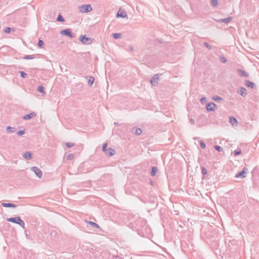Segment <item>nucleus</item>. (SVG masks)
I'll use <instances>...</instances> for the list:
<instances>
[{
  "label": "nucleus",
  "mask_w": 259,
  "mask_h": 259,
  "mask_svg": "<svg viewBox=\"0 0 259 259\" xmlns=\"http://www.w3.org/2000/svg\"><path fill=\"white\" fill-rule=\"evenodd\" d=\"M107 86H108V81H107Z\"/></svg>",
  "instance_id": "obj_51"
},
{
  "label": "nucleus",
  "mask_w": 259,
  "mask_h": 259,
  "mask_svg": "<svg viewBox=\"0 0 259 259\" xmlns=\"http://www.w3.org/2000/svg\"><path fill=\"white\" fill-rule=\"evenodd\" d=\"M206 98H205V97H202L201 99V101L202 102L203 101H206Z\"/></svg>",
  "instance_id": "obj_47"
},
{
  "label": "nucleus",
  "mask_w": 259,
  "mask_h": 259,
  "mask_svg": "<svg viewBox=\"0 0 259 259\" xmlns=\"http://www.w3.org/2000/svg\"><path fill=\"white\" fill-rule=\"evenodd\" d=\"M232 17H229L226 18H223L219 20L220 22L224 23L226 24L228 23L231 20H232Z\"/></svg>",
  "instance_id": "obj_19"
},
{
  "label": "nucleus",
  "mask_w": 259,
  "mask_h": 259,
  "mask_svg": "<svg viewBox=\"0 0 259 259\" xmlns=\"http://www.w3.org/2000/svg\"><path fill=\"white\" fill-rule=\"evenodd\" d=\"M107 143H104L103 145V146H102V151L104 152H106L108 148H107Z\"/></svg>",
  "instance_id": "obj_35"
},
{
  "label": "nucleus",
  "mask_w": 259,
  "mask_h": 259,
  "mask_svg": "<svg viewBox=\"0 0 259 259\" xmlns=\"http://www.w3.org/2000/svg\"><path fill=\"white\" fill-rule=\"evenodd\" d=\"M216 108V105L213 102L208 103L206 106V109L208 111H214Z\"/></svg>",
  "instance_id": "obj_8"
},
{
  "label": "nucleus",
  "mask_w": 259,
  "mask_h": 259,
  "mask_svg": "<svg viewBox=\"0 0 259 259\" xmlns=\"http://www.w3.org/2000/svg\"><path fill=\"white\" fill-rule=\"evenodd\" d=\"M112 36L114 39H118L121 37V34L120 33H115L112 34Z\"/></svg>",
  "instance_id": "obj_26"
},
{
  "label": "nucleus",
  "mask_w": 259,
  "mask_h": 259,
  "mask_svg": "<svg viewBox=\"0 0 259 259\" xmlns=\"http://www.w3.org/2000/svg\"><path fill=\"white\" fill-rule=\"evenodd\" d=\"M25 133V129H23V130H20V131H18L17 132V135L18 136H22L23 135H24Z\"/></svg>",
  "instance_id": "obj_27"
},
{
  "label": "nucleus",
  "mask_w": 259,
  "mask_h": 259,
  "mask_svg": "<svg viewBox=\"0 0 259 259\" xmlns=\"http://www.w3.org/2000/svg\"><path fill=\"white\" fill-rule=\"evenodd\" d=\"M20 73V75H21V76L22 77V78H26L27 75L26 73H25L23 71H20L19 72Z\"/></svg>",
  "instance_id": "obj_38"
},
{
  "label": "nucleus",
  "mask_w": 259,
  "mask_h": 259,
  "mask_svg": "<svg viewBox=\"0 0 259 259\" xmlns=\"http://www.w3.org/2000/svg\"><path fill=\"white\" fill-rule=\"evenodd\" d=\"M35 58L34 55H25L23 58L26 60L33 59Z\"/></svg>",
  "instance_id": "obj_30"
},
{
  "label": "nucleus",
  "mask_w": 259,
  "mask_h": 259,
  "mask_svg": "<svg viewBox=\"0 0 259 259\" xmlns=\"http://www.w3.org/2000/svg\"><path fill=\"white\" fill-rule=\"evenodd\" d=\"M79 11L81 13H88L92 10V7L91 5H83L78 7Z\"/></svg>",
  "instance_id": "obj_3"
},
{
  "label": "nucleus",
  "mask_w": 259,
  "mask_h": 259,
  "mask_svg": "<svg viewBox=\"0 0 259 259\" xmlns=\"http://www.w3.org/2000/svg\"><path fill=\"white\" fill-rule=\"evenodd\" d=\"M86 222L87 223V224L90 225L91 226H92L94 228H100L99 225L95 222H93L92 221H86Z\"/></svg>",
  "instance_id": "obj_20"
},
{
  "label": "nucleus",
  "mask_w": 259,
  "mask_h": 259,
  "mask_svg": "<svg viewBox=\"0 0 259 259\" xmlns=\"http://www.w3.org/2000/svg\"><path fill=\"white\" fill-rule=\"evenodd\" d=\"M210 4L212 7H215L218 5V1L217 0H210Z\"/></svg>",
  "instance_id": "obj_28"
},
{
  "label": "nucleus",
  "mask_w": 259,
  "mask_h": 259,
  "mask_svg": "<svg viewBox=\"0 0 259 259\" xmlns=\"http://www.w3.org/2000/svg\"><path fill=\"white\" fill-rule=\"evenodd\" d=\"M212 100L217 102H221L223 100V99L217 95L213 96L212 98Z\"/></svg>",
  "instance_id": "obj_22"
},
{
  "label": "nucleus",
  "mask_w": 259,
  "mask_h": 259,
  "mask_svg": "<svg viewBox=\"0 0 259 259\" xmlns=\"http://www.w3.org/2000/svg\"><path fill=\"white\" fill-rule=\"evenodd\" d=\"M248 170V169L246 167H244L241 171H239L236 174L235 178L242 179L245 178Z\"/></svg>",
  "instance_id": "obj_4"
},
{
  "label": "nucleus",
  "mask_w": 259,
  "mask_h": 259,
  "mask_svg": "<svg viewBox=\"0 0 259 259\" xmlns=\"http://www.w3.org/2000/svg\"><path fill=\"white\" fill-rule=\"evenodd\" d=\"M23 157L27 160H30L32 159L31 153L29 151H26L23 154Z\"/></svg>",
  "instance_id": "obj_18"
},
{
  "label": "nucleus",
  "mask_w": 259,
  "mask_h": 259,
  "mask_svg": "<svg viewBox=\"0 0 259 259\" xmlns=\"http://www.w3.org/2000/svg\"><path fill=\"white\" fill-rule=\"evenodd\" d=\"M157 171V168L156 166H153L152 168L151 171V175L152 177H154L156 175V174Z\"/></svg>",
  "instance_id": "obj_24"
},
{
  "label": "nucleus",
  "mask_w": 259,
  "mask_h": 259,
  "mask_svg": "<svg viewBox=\"0 0 259 259\" xmlns=\"http://www.w3.org/2000/svg\"><path fill=\"white\" fill-rule=\"evenodd\" d=\"M203 45L208 50H210L211 49V47L207 42H204Z\"/></svg>",
  "instance_id": "obj_39"
},
{
  "label": "nucleus",
  "mask_w": 259,
  "mask_h": 259,
  "mask_svg": "<svg viewBox=\"0 0 259 259\" xmlns=\"http://www.w3.org/2000/svg\"><path fill=\"white\" fill-rule=\"evenodd\" d=\"M115 150L111 148H108L106 152H105V154L107 156H112L115 154Z\"/></svg>",
  "instance_id": "obj_12"
},
{
  "label": "nucleus",
  "mask_w": 259,
  "mask_h": 259,
  "mask_svg": "<svg viewBox=\"0 0 259 259\" xmlns=\"http://www.w3.org/2000/svg\"><path fill=\"white\" fill-rule=\"evenodd\" d=\"M44 42L43 40H42L41 39H39L38 40V43H37V46L39 47V48H42V46H44Z\"/></svg>",
  "instance_id": "obj_33"
},
{
  "label": "nucleus",
  "mask_w": 259,
  "mask_h": 259,
  "mask_svg": "<svg viewBox=\"0 0 259 259\" xmlns=\"http://www.w3.org/2000/svg\"><path fill=\"white\" fill-rule=\"evenodd\" d=\"M37 91L44 95L46 94L45 88L42 85L38 86Z\"/></svg>",
  "instance_id": "obj_23"
},
{
  "label": "nucleus",
  "mask_w": 259,
  "mask_h": 259,
  "mask_svg": "<svg viewBox=\"0 0 259 259\" xmlns=\"http://www.w3.org/2000/svg\"><path fill=\"white\" fill-rule=\"evenodd\" d=\"M214 148L215 149V150H216L218 152H222L223 150L222 147L219 145H215L214 146Z\"/></svg>",
  "instance_id": "obj_31"
},
{
  "label": "nucleus",
  "mask_w": 259,
  "mask_h": 259,
  "mask_svg": "<svg viewBox=\"0 0 259 259\" xmlns=\"http://www.w3.org/2000/svg\"><path fill=\"white\" fill-rule=\"evenodd\" d=\"M134 223L138 230H140L142 231L144 229L146 232L149 230L148 226L147 225L146 221L143 219L138 218L134 221Z\"/></svg>",
  "instance_id": "obj_1"
},
{
  "label": "nucleus",
  "mask_w": 259,
  "mask_h": 259,
  "mask_svg": "<svg viewBox=\"0 0 259 259\" xmlns=\"http://www.w3.org/2000/svg\"><path fill=\"white\" fill-rule=\"evenodd\" d=\"M189 121L191 124H193L194 123V120L192 118L190 119Z\"/></svg>",
  "instance_id": "obj_44"
},
{
  "label": "nucleus",
  "mask_w": 259,
  "mask_h": 259,
  "mask_svg": "<svg viewBox=\"0 0 259 259\" xmlns=\"http://www.w3.org/2000/svg\"><path fill=\"white\" fill-rule=\"evenodd\" d=\"M79 85H80L81 87H82V85L81 83H79Z\"/></svg>",
  "instance_id": "obj_50"
},
{
  "label": "nucleus",
  "mask_w": 259,
  "mask_h": 259,
  "mask_svg": "<svg viewBox=\"0 0 259 259\" xmlns=\"http://www.w3.org/2000/svg\"><path fill=\"white\" fill-rule=\"evenodd\" d=\"M2 205L4 207H12L16 208L17 205L12 203H2Z\"/></svg>",
  "instance_id": "obj_15"
},
{
  "label": "nucleus",
  "mask_w": 259,
  "mask_h": 259,
  "mask_svg": "<svg viewBox=\"0 0 259 259\" xmlns=\"http://www.w3.org/2000/svg\"><path fill=\"white\" fill-rule=\"evenodd\" d=\"M237 93L242 97H245L247 95L246 90L243 87H240L238 90Z\"/></svg>",
  "instance_id": "obj_9"
},
{
  "label": "nucleus",
  "mask_w": 259,
  "mask_h": 259,
  "mask_svg": "<svg viewBox=\"0 0 259 259\" xmlns=\"http://www.w3.org/2000/svg\"><path fill=\"white\" fill-rule=\"evenodd\" d=\"M12 28L10 27H7L4 30V32L6 33H9L11 32Z\"/></svg>",
  "instance_id": "obj_41"
},
{
  "label": "nucleus",
  "mask_w": 259,
  "mask_h": 259,
  "mask_svg": "<svg viewBox=\"0 0 259 259\" xmlns=\"http://www.w3.org/2000/svg\"><path fill=\"white\" fill-rule=\"evenodd\" d=\"M126 13L125 12V11H121V10H119L117 14V15H116V17L118 18V17H121V18H125L126 17Z\"/></svg>",
  "instance_id": "obj_14"
},
{
  "label": "nucleus",
  "mask_w": 259,
  "mask_h": 259,
  "mask_svg": "<svg viewBox=\"0 0 259 259\" xmlns=\"http://www.w3.org/2000/svg\"><path fill=\"white\" fill-rule=\"evenodd\" d=\"M241 153V151L240 149H237L234 151V155L236 156Z\"/></svg>",
  "instance_id": "obj_32"
},
{
  "label": "nucleus",
  "mask_w": 259,
  "mask_h": 259,
  "mask_svg": "<svg viewBox=\"0 0 259 259\" xmlns=\"http://www.w3.org/2000/svg\"><path fill=\"white\" fill-rule=\"evenodd\" d=\"M60 33L61 34L67 36L71 38H74L75 36V35L71 32L70 29L63 30Z\"/></svg>",
  "instance_id": "obj_5"
},
{
  "label": "nucleus",
  "mask_w": 259,
  "mask_h": 259,
  "mask_svg": "<svg viewBox=\"0 0 259 259\" xmlns=\"http://www.w3.org/2000/svg\"><path fill=\"white\" fill-rule=\"evenodd\" d=\"M16 131V128L14 127H11L10 126H8L6 128V132L7 133H14Z\"/></svg>",
  "instance_id": "obj_21"
},
{
  "label": "nucleus",
  "mask_w": 259,
  "mask_h": 259,
  "mask_svg": "<svg viewBox=\"0 0 259 259\" xmlns=\"http://www.w3.org/2000/svg\"><path fill=\"white\" fill-rule=\"evenodd\" d=\"M202 174L203 176L206 175L207 174V170L206 168L204 166L202 167Z\"/></svg>",
  "instance_id": "obj_34"
},
{
  "label": "nucleus",
  "mask_w": 259,
  "mask_h": 259,
  "mask_svg": "<svg viewBox=\"0 0 259 259\" xmlns=\"http://www.w3.org/2000/svg\"><path fill=\"white\" fill-rule=\"evenodd\" d=\"M88 81H95V78L93 76H90Z\"/></svg>",
  "instance_id": "obj_43"
},
{
  "label": "nucleus",
  "mask_w": 259,
  "mask_h": 259,
  "mask_svg": "<svg viewBox=\"0 0 259 259\" xmlns=\"http://www.w3.org/2000/svg\"><path fill=\"white\" fill-rule=\"evenodd\" d=\"M36 116V113L32 112L29 114H26L22 117L23 120H29Z\"/></svg>",
  "instance_id": "obj_10"
},
{
  "label": "nucleus",
  "mask_w": 259,
  "mask_h": 259,
  "mask_svg": "<svg viewBox=\"0 0 259 259\" xmlns=\"http://www.w3.org/2000/svg\"><path fill=\"white\" fill-rule=\"evenodd\" d=\"M57 21L63 22L64 21V19L61 14H59L57 18Z\"/></svg>",
  "instance_id": "obj_29"
},
{
  "label": "nucleus",
  "mask_w": 259,
  "mask_h": 259,
  "mask_svg": "<svg viewBox=\"0 0 259 259\" xmlns=\"http://www.w3.org/2000/svg\"><path fill=\"white\" fill-rule=\"evenodd\" d=\"M246 85L251 89H253L255 86L253 82H246Z\"/></svg>",
  "instance_id": "obj_25"
},
{
  "label": "nucleus",
  "mask_w": 259,
  "mask_h": 259,
  "mask_svg": "<svg viewBox=\"0 0 259 259\" xmlns=\"http://www.w3.org/2000/svg\"><path fill=\"white\" fill-rule=\"evenodd\" d=\"M79 40L85 45H89L91 43V39L89 37H87L85 35H81L79 37Z\"/></svg>",
  "instance_id": "obj_7"
},
{
  "label": "nucleus",
  "mask_w": 259,
  "mask_h": 259,
  "mask_svg": "<svg viewBox=\"0 0 259 259\" xmlns=\"http://www.w3.org/2000/svg\"><path fill=\"white\" fill-rule=\"evenodd\" d=\"M73 157L74 155L73 154H69L67 155V159L68 160H71Z\"/></svg>",
  "instance_id": "obj_42"
},
{
  "label": "nucleus",
  "mask_w": 259,
  "mask_h": 259,
  "mask_svg": "<svg viewBox=\"0 0 259 259\" xmlns=\"http://www.w3.org/2000/svg\"><path fill=\"white\" fill-rule=\"evenodd\" d=\"M32 171H33L35 175L39 179H40L42 176V171L36 166H33L31 168Z\"/></svg>",
  "instance_id": "obj_6"
},
{
  "label": "nucleus",
  "mask_w": 259,
  "mask_h": 259,
  "mask_svg": "<svg viewBox=\"0 0 259 259\" xmlns=\"http://www.w3.org/2000/svg\"><path fill=\"white\" fill-rule=\"evenodd\" d=\"M94 82H88L89 85L92 87Z\"/></svg>",
  "instance_id": "obj_46"
},
{
  "label": "nucleus",
  "mask_w": 259,
  "mask_h": 259,
  "mask_svg": "<svg viewBox=\"0 0 259 259\" xmlns=\"http://www.w3.org/2000/svg\"><path fill=\"white\" fill-rule=\"evenodd\" d=\"M200 145L202 149H204L206 147V145H205V143L202 141H201L200 142Z\"/></svg>",
  "instance_id": "obj_40"
},
{
  "label": "nucleus",
  "mask_w": 259,
  "mask_h": 259,
  "mask_svg": "<svg viewBox=\"0 0 259 259\" xmlns=\"http://www.w3.org/2000/svg\"><path fill=\"white\" fill-rule=\"evenodd\" d=\"M114 124L115 125H119V123L118 122H115Z\"/></svg>",
  "instance_id": "obj_49"
},
{
  "label": "nucleus",
  "mask_w": 259,
  "mask_h": 259,
  "mask_svg": "<svg viewBox=\"0 0 259 259\" xmlns=\"http://www.w3.org/2000/svg\"><path fill=\"white\" fill-rule=\"evenodd\" d=\"M132 132L135 134V135H140L142 133V130L141 128L137 127H133L132 130Z\"/></svg>",
  "instance_id": "obj_11"
},
{
  "label": "nucleus",
  "mask_w": 259,
  "mask_h": 259,
  "mask_svg": "<svg viewBox=\"0 0 259 259\" xmlns=\"http://www.w3.org/2000/svg\"><path fill=\"white\" fill-rule=\"evenodd\" d=\"M237 73H238V75L240 76H245V77L248 76V73L241 69H238Z\"/></svg>",
  "instance_id": "obj_16"
},
{
  "label": "nucleus",
  "mask_w": 259,
  "mask_h": 259,
  "mask_svg": "<svg viewBox=\"0 0 259 259\" xmlns=\"http://www.w3.org/2000/svg\"><path fill=\"white\" fill-rule=\"evenodd\" d=\"M7 220L8 222L18 224L22 228L25 229L24 222L19 217L8 218Z\"/></svg>",
  "instance_id": "obj_2"
},
{
  "label": "nucleus",
  "mask_w": 259,
  "mask_h": 259,
  "mask_svg": "<svg viewBox=\"0 0 259 259\" xmlns=\"http://www.w3.org/2000/svg\"><path fill=\"white\" fill-rule=\"evenodd\" d=\"M220 61L222 63H226L227 62V59L224 56H221L219 58Z\"/></svg>",
  "instance_id": "obj_36"
},
{
  "label": "nucleus",
  "mask_w": 259,
  "mask_h": 259,
  "mask_svg": "<svg viewBox=\"0 0 259 259\" xmlns=\"http://www.w3.org/2000/svg\"><path fill=\"white\" fill-rule=\"evenodd\" d=\"M129 49L131 51H133L134 50V48L132 46H130Z\"/></svg>",
  "instance_id": "obj_48"
},
{
  "label": "nucleus",
  "mask_w": 259,
  "mask_h": 259,
  "mask_svg": "<svg viewBox=\"0 0 259 259\" xmlns=\"http://www.w3.org/2000/svg\"><path fill=\"white\" fill-rule=\"evenodd\" d=\"M152 85H156L157 84L158 82H150Z\"/></svg>",
  "instance_id": "obj_45"
},
{
  "label": "nucleus",
  "mask_w": 259,
  "mask_h": 259,
  "mask_svg": "<svg viewBox=\"0 0 259 259\" xmlns=\"http://www.w3.org/2000/svg\"><path fill=\"white\" fill-rule=\"evenodd\" d=\"M230 123L232 125H236L237 124V120L236 118L233 116H231L229 118Z\"/></svg>",
  "instance_id": "obj_17"
},
{
  "label": "nucleus",
  "mask_w": 259,
  "mask_h": 259,
  "mask_svg": "<svg viewBox=\"0 0 259 259\" xmlns=\"http://www.w3.org/2000/svg\"><path fill=\"white\" fill-rule=\"evenodd\" d=\"M65 145L67 147V148H71L73 146H74V144L73 143H70V142H68V143H66L65 144Z\"/></svg>",
  "instance_id": "obj_37"
},
{
  "label": "nucleus",
  "mask_w": 259,
  "mask_h": 259,
  "mask_svg": "<svg viewBox=\"0 0 259 259\" xmlns=\"http://www.w3.org/2000/svg\"><path fill=\"white\" fill-rule=\"evenodd\" d=\"M162 75H163L162 74H160V73L156 74L153 77H151V78L150 79L149 81H156L158 79H162L163 78L162 77L161 78L160 77V76H162Z\"/></svg>",
  "instance_id": "obj_13"
}]
</instances>
